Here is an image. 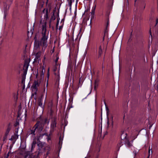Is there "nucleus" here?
<instances>
[{
    "instance_id": "45",
    "label": "nucleus",
    "mask_w": 158,
    "mask_h": 158,
    "mask_svg": "<svg viewBox=\"0 0 158 158\" xmlns=\"http://www.w3.org/2000/svg\"><path fill=\"white\" fill-rule=\"evenodd\" d=\"M62 21H63V20H62V21H61V23H62Z\"/></svg>"
},
{
    "instance_id": "4",
    "label": "nucleus",
    "mask_w": 158,
    "mask_h": 158,
    "mask_svg": "<svg viewBox=\"0 0 158 158\" xmlns=\"http://www.w3.org/2000/svg\"><path fill=\"white\" fill-rule=\"evenodd\" d=\"M40 80H37V81L35 80L31 86V88L34 90L35 93H36L38 89V87L40 85Z\"/></svg>"
},
{
    "instance_id": "30",
    "label": "nucleus",
    "mask_w": 158,
    "mask_h": 158,
    "mask_svg": "<svg viewBox=\"0 0 158 158\" xmlns=\"http://www.w3.org/2000/svg\"><path fill=\"white\" fill-rule=\"evenodd\" d=\"M7 138V137H5V135H4V139H3V141H5V140Z\"/></svg>"
},
{
    "instance_id": "10",
    "label": "nucleus",
    "mask_w": 158,
    "mask_h": 158,
    "mask_svg": "<svg viewBox=\"0 0 158 158\" xmlns=\"http://www.w3.org/2000/svg\"><path fill=\"white\" fill-rule=\"evenodd\" d=\"M41 56L40 52H39L36 54L35 58L34 59V62H36L37 61V60L40 58Z\"/></svg>"
},
{
    "instance_id": "28",
    "label": "nucleus",
    "mask_w": 158,
    "mask_h": 158,
    "mask_svg": "<svg viewBox=\"0 0 158 158\" xmlns=\"http://www.w3.org/2000/svg\"><path fill=\"white\" fill-rule=\"evenodd\" d=\"M58 23H59V22H58V21L57 22L56 24V28H58Z\"/></svg>"
},
{
    "instance_id": "5",
    "label": "nucleus",
    "mask_w": 158,
    "mask_h": 158,
    "mask_svg": "<svg viewBox=\"0 0 158 158\" xmlns=\"http://www.w3.org/2000/svg\"><path fill=\"white\" fill-rule=\"evenodd\" d=\"M51 9V4H48V8H47L46 10L45 15L44 16V19H47L48 18V13L50 11Z\"/></svg>"
},
{
    "instance_id": "11",
    "label": "nucleus",
    "mask_w": 158,
    "mask_h": 158,
    "mask_svg": "<svg viewBox=\"0 0 158 158\" xmlns=\"http://www.w3.org/2000/svg\"><path fill=\"white\" fill-rule=\"evenodd\" d=\"M63 137H62L60 136L59 139V148H61L62 144V141L63 140Z\"/></svg>"
},
{
    "instance_id": "24",
    "label": "nucleus",
    "mask_w": 158,
    "mask_h": 158,
    "mask_svg": "<svg viewBox=\"0 0 158 158\" xmlns=\"http://www.w3.org/2000/svg\"><path fill=\"white\" fill-rule=\"evenodd\" d=\"M91 15V20H92V19H94V15Z\"/></svg>"
},
{
    "instance_id": "31",
    "label": "nucleus",
    "mask_w": 158,
    "mask_h": 158,
    "mask_svg": "<svg viewBox=\"0 0 158 158\" xmlns=\"http://www.w3.org/2000/svg\"><path fill=\"white\" fill-rule=\"evenodd\" d=\"M80 85V86H81L82 84L80 82V79L79 81V85Z\"/></svg>"
},
{
    "instance_id": "21",
    "label": "nucleus",
    "mask_w": 158,
    "mask_h": 158,
    "mask_svg": "<svg viewBox=\"0 0 158 158\" xmlns=\"http://www.w3.org/2000/svg\"><path fill=\"white\" fill-rule=\"evenodd\" d=\"M63 25H64V22H63L61 26H60L59 27V30L60 31H61V30L62 29V28H63Z\"/></svg>"
},
{
    "instance_id": "26",
    "label": "nucleus",
    "mask_w": 158,
    "mask_h": 158,
    "mask_svg": "<svg viewBox=\"0 0 158 158\" xmlns=\"http://www.w3.org/2000/svg\"><path fill=\"white\" fill-rule=\"evenodd\" d=\"M72 4V2L71 0L69 2V5L70 6V7H71Z\"/></svg>"
},
{
    "instance_id": "35",
    "label": "nucleus",
    "mask_w": 158,
    "mask_h": 158,
    "mask_svg": "<svg viewBox=\"0 0 158 158\" xmlns=\"http://www.w3.org/2000/svg\"><path fill=\"white\" fill-rule=\"evenodd\" d=\"M156 24L158 22V19H156Z\"/></svg>"
},
{
    "instance_id": "39",
    "label": "nucleus",
    "mask_w": 158,
    "mask_h": 158,
    "mask_svg": "<svg viewBox=\"0 0 158 158\" xmlns=\"http://www.w3.org/2000/svg\"><path fill=\"white\" fill-rule=\"evenodd\" d=\"M150 35H151V29H150Z\"/></svg>"
},
{
    "instance_id": "40",
    "label": "nucleus",
    "mask_w": 158,
    "mask_h": 158,
    "mask_svg": "<svg viewBox=\"0 0 158 158\" xmlns=\"http://www.w3.org/2000/svg\"><path fill=\"white\" fill-rule=\"evenodd\" d=\"M104 36H105V35H104V36L103 37V40H104Z\"/></svg>"
},
{
    "instance_id": "20",
    "label": "nucleus",
    "mask_w": 158,
    "mask_h": 158,
    "mask_svg": "<svg viewBox=\"0 0 158 158\" xmlns=\"http://www.w3.org/2000/svg\"><path fill=\"white\" fill-rule=\"evenodd\" d=\"M122 142L121 141H120L119 143H118V146L119 147H120L121 146L123 145V144L122 143Z\"/></svg>"
},
{
    "instance_id": "38",
    "label": "nucleus",
    "mask_w": 158,
    "mask_h": 158,
    "mask_svg": "<svg viewBox=\"0 0 158 158\" xmlns=\"http://www.w3.org/2000/svg\"><path fill=\"white\" fill-rule=\"evenodd\" d=\"M46 57L45 56H44V60H45L46 59Z\"/></svg>"
},
{
    "instance_id": "32",
    "label": "nucleus",
    "mask_w": 158,
    "mask_h": 158,
    "mask_svg": "<svg viewBox=\"0 0 158 158\" xmlns=\"http://www.w3.org/2000/svg\"><path fill=\"white\" fill-rule=\"evenodd\" d=\"M49 151H48L47 152V153H46V156H48V155L49 154Z\"/></svg>"
},
{
    "instance_id": "2",
    "label": "nucleus",
    "mask_w": 158,
    "mask_h": 158,
    "mask_svg": "<svg viewBox=\"0 0 158 158\" xmlns=\"http://www.w3.org/2000/svg\"><path fill=\"white\" fill-rule=\"evenodd\" d=\"M37 121L36 123L32 127V129L30 130V134L32 135H33L35 136V132L36 130L39 131H41L43 130L41 125V122L43 121L42 117L40 116L36 118Z\"/></svg>"
},
{
    "instance_id": "3",
    "label": "nucleus",
    "mask_w": 158,
    "mask_h": 158,
    "mask_svg": "<svg viewBox=\"0 0 158 158\" xmlns=\"http://www.w3.org/2000/svg\"><path fill=\"white\" fill-rule=\"evenodd\" d=\"M56 121L57 118L56 117H54L51 118L50 128L52 131H54L56 127Z\"/></svg>"
},
{
    "instance_id": "19",
    "label": "nucleus",
    "mask_w": 158,
    "mask_h": 158,
    "mask_svg": "<svg viewBox=\"0 0 158 158\" xmlns=\"http://www.w3.org/2000/svg\"><path fill=\"white\" fill-rule=\"evenodd\" d=\"M42 101L41 100H40L39 101L38 105L39 106H41L42 105Z\"/></svg>"
},
{
    "instance_id": "7",
    "label": "nucleus",
    "mask_w": 158,
    "mask_h": 158,
    "mask_svg": "<svg viewBox=\"0 0 158 158\" xmlns=\"http://www.w3.org/2000/svg\"><path fill=\"white\" fill-rule=\"evenodd\" d=\"M104 48L103 45H100L99 46L98 50V58L100 57L102 54V50Z\"/></svg>"
},
{
    "instance_id": "43",
    "label": "nucleus",
    "mask_w": 158,
    "mask_h": 158,
    "mask_svg": "<svg viewBox=\"0 0 158 158\" xmlns=\"http://www.w3.org/2000/svg\"><path fill=\"white\" fill-rule=\"evenodd\" d=\"M62 21H63V20H62V21H61V23H62Z\"/></svg>"
},
{
    "instance_id": "17",
    "label": "nucleus",
    "mask_w": 158,
    "mask_h": 158,
    "mask_svg": "<svg viewBox=\"0 0 158 158\" xmlns=\"http://www.w3.org/2000/svg\"><path fill=\"white\" fill-rule=\"evenodd\" d=\"M72 104H73V103H69V105L67 108V109H68L69 110L71 108L73 107Z\"/></svg>"
},
{
    "instance_id": "14",
    "label": "nucleus",
    "mask_w": 158,
    "mask_h": 158,
    "mask_svg": "<svg viewBox=\"0 0 158 158\" xmlns=\"http://www.w3.org/2000/svg\"><path fill=\"white\" fill-rule=\"evenodd\" d=\"M55 19H56V18H55V15H54V12L53 15H52V16L50 20V21H49V22H50V25H49V27H50V23H51V21L52 20H54Z\"/></svg>"
},
{
    "instance_id": "13",
    "label": "nucleus",
    "mask_w": 158,
    "mask_h": 158,
    "mask_svg": "<svg viewBox=\"0 0 158 158\" xmlns=\"http://www.w3.org/2000/svg\"><path fill=\"white\" fill-rule=\"evenodd\" d=\"M125 144L127 147H130L131 146V143H130L128 139H126L124 141Z\"/></svg>"
},
{
    "instance_id": "27",
    "label": "nucleus",
    "mask_w": 158,
    "mask_h": 158,
    "mask_svg": "<svg viewBox=\"0 0 158 158\" xmlns=\"http://www.w3.org/2000/svg\"><path fill=\"white\" fill-rule=\"evenodd\" d=\"M49 76V69H48V77Z\"/></svg>"
},
{
    "instance_id": "44",
    "label": "nucleus",
    "mask_w": 158,
    "mask_h": 158,
    "mask_svg": "<svg viewBox=\"0 0 158 158\" xmlns=\"http://www.w3.org/2000/svg\"><path fill=\"white\" fill-rule=\"evenodd\" d=\"M62 21H63V20H62V21H61V23H62Z\"/></svg>"
},
{
    "instance_id": "42",
    "label": "nucleus",
    "mask_w": 158,
    "mask_h": 158,
    "mask_svg": "<svg viewBox=\"0 0 158 158\" xmlns=\"http://www.w3.org/2000/svg\"><path fill=\"white\" fill-rule=\"evenodd\" d=\"M79 86H78V88H79Z\"/></svg>"
},
{
    "instance_id": "34",
    "label": "nucleus",
    "mask_w": 158,
    "mask_h": 158,
    "mask_svg": "<svg viewBox=\"0 0 158 158\" xmlns=\"http://www.w3.org/2000/svg\"><path fill=\"white\" fill-rule=\"evenodd\" d=\"M57 69V68H56L55 69H54L53 70L54 72H55V71H56V70Z\"/></svg>"
},
{
    "instance_id": "23",
    "label": "nucleus",
    "mask_w": 158,
    "mask_h": 158,
    "mask_svg": "<svg viewBox=\"0 0 158 158\" xmlns=\"http://www.w3.org/2000/svg\"><path fill=\"white\" fill-rule=\"evenodd\" d=\"M58 59H59V57H56V58L55 60V62L56 64H57V62H58Z\"/></svg>"
},
{
    "instance_id": "46",
    "label": "nucleus",
    "mask_w": 158,
    "mask_h": 158,
    "mask_svg": "<svg viewBox=\"0 0 158 158\" xmlns=\"http://www.w3.org/2000/svg\"><path fill=\"white\" fill-rule=\"evenodd\" d=\"M150 152V150H149V152Z\"/></svg>"
},
{
    "instance_id": "12",
    "label": "nucleus",
    "mask_w": 158,
    "mask_h": 158,
    "mask_svg": "<svg viewBox=\"0 0 158 158\" xmlns=\"http://www.w3.org/2000/svg\"><path fill=\"white\" fill-rule=\"evenodd\" d=\"M10 129H11V127H10V124H9L6 130V133L5 134L6 137H7V135H8L10 131Z\"/></svg>"
},
{
    "instance_id": "29",
    "label": "nucleus",
    "mask_w": 158,
    "mask_h": 158,
    "mask_svg": "<svg viewBox=\"0 0 158 158\" xmlns=\"http://www.w3.org/2000/svg\"><path fill=\"white\" fill-rule=\"evenodd\" d=\"M89 9H88L86 10L85 12V13H86L87 12H88L89 11Z\"/></svg>"
},
{
    "instance_id": "15",
    "label": "nucleus",
    "mask_w": 158,
    "mask_h": 158,
    "mask_svg": "<svg viewBox=\"0 0 158 158\" xmlns=\"http://www.w3.org/2000/svg\"><path fill=\"white\" fill-rule=\"evenodd\" d=\"M18 138V136L16 134H15L14 135L11 136V139L12 140H15Z\"/></svg>"
},
{
    "instance_id": "25",
    "label": "nucleus",
    "mask_w": 158,
    "mask_h": 158,
    "mask_svg": "<svg viewBox=\"0 0 158 158\" xmlns=\"http://www.w3.org/2000/svg\"><path fill=\"white\" fill-rule=\"evenodd\" d=\"M109 26V19H108L107 22L106 23V28H107Z\"/></svg>"
},
{
    "instance_id": "8",
    "label": "nucleus",
    "mask_w": 158,
    "mask_h": 158,
    "mask_svg": "<svg viewBox=\"0 0 158 158\" xmlns=\"http://www.w3.org/2000/svg\"><path fill=\"white\" fill-rule=\"evenodd\" d=\"M29 62L28 61L26 60L25 61L24 64L23 69L25 70V72L26 73L27 72V71L28 68V67L29 66Z\"/></svg>"
},
{
    "instance_id": "1",
    "label": "nucleus",
    "mask_w": 158,
    "mask_h": 158,
    "mask_svg": "<svg viewBox=\"0 0 158 158\" xmlns=\"http://www.w3.org/2000/svg\"><path fill=\"white\" fill-rule=\"evenodd\" d=\"M49 31L47 30V23L45 21L42 24L41 28V38L40 41L35 40V46L38 47L41 46L42 47V49L45 50L48 46V37Z\"/></svg>"
},
{
    "instance_id": "6",
    "label": "nucleus",
    "mask_w": 158,
    "mask_h": 158,
    "mask_svg": "<svg viewBox=\"0 0 158 158\" xmlns=\"http://www.w3.org/2000/svg\"><path fill=\"white\" fill-rule=\"evenodd\" d=\"M54 74L56 76L55 78V86L56 87H58L59 84V81L60 78V74L59 73L57 75H56V73H55Z\"/></svg>"
},
{
    "instance_id": "18",
    "label": "nucleus",
    "mask_w": 158,
    "mask_h": 158,
    "mask_svg": "<svg viewBox=\"0 0 158 158\" xmlns=\"http://www.w3.org/2000/svg\"><path fill=\"white\" fill-rule=\"evenodd\" d=\"M73 97H71L69 99V103H73Z\"/></svg>"
},
{
    "instance_id": "37",
    "label": "nucleus",
    "mask_w": 158,
    "mask_h": 158,
    "mask_svg": "<svg viewBox=\"0 0 158 158\" xmlns=\"http://www.w3.org/2000/svg\"><path fill=\"white\" fill-rule=\"evenodd\" d=\"M48 0H47L46 1V4H47L48 2Z\"/></svg>"
},
{
    "instance_id": "41",
    "label": "nucleus",
    "mask_w": 158,
    "mask_h": 158,
    "mask_svg": "<svg viewBox=\"0 0 158 158\" xmlns=\"http://www.w3.org/2000/svg\"><path fill=\"white\" fill-rule=\"evenodd\" d=\"M9 156V154H8L7 155V156L8 157Z\"/></svg>"
},
{
    "instance_id": "22",
    "label": "nucleus",
    "mask_w": 158,
    "mask_h": 158,
    "mask_svg": "<svg viewBox=\"0 0 158 158\" xmlns=\"http://www.w3.org/2000/svg\"><path fill=\"white\" fill-rule=\"evenodd\" d=\"M35 144H36V142L35 141H33V143H32V148H33L34 147H35Z\"/></svg>"
},
{
    "instance_id": "36",
    "label": "nucleus",
    "mask_w": 158,
    "mask_h": 158,
    "mask_svg": "<svg viewBox=\"0 0 158 158\" xmlns=\"http://www.w3.org/2000/svg\"><path fill=\"white\" fill-rule=\"evenodd\" d=\"M46 10V8L44 9L43 10V13H44V11H45V10Z\"/></svg>"
},
{
    "instance_id": "16",
    "label": "nucleus",
    "mask_w": 158,
    "mask_h": 158,
    "mask_svg": "<svg viewBox=\"0 0 158 158\" xmlns=\"http://www.w3.org/2000/svg\"><path fill=\"white\" fill-rule=\"evenodd\" d=\"M95 8L96 6L93 7L91 12V15H94Z\"/></svg>"
},
{
    "instance_id": "33",
    "label": "nucleus",
    "mask_w": 158,
    "mask_h": 158,
    "mask_svg": "<svg viewBox=\"0 0 158 158\" xmlns=\"http://www.w3.org/2000/svg\"><path fill=\"white\" fill-rule=\"evenodd\" d=\"M78 35H77V38L75 39V41H76V40L77 41V39H78Z\"/></svg>"
},
{
    "instance_id": "9",
    "label": "nucleus",
    "mask_w": 158,
    "mask_h": 158,
    "mask_svg": "<svg viewBox=\"0 0 158 158\" xmlns=\"http://www.w3.org/2000/svg\"><path fill=\"white\" fill-rule=\"evenodd\" d=\"M127 134L125 133H123L121 136V138L122 140H125L126 139H128L127 138Z\"/></svg>"
}]
</instances>
